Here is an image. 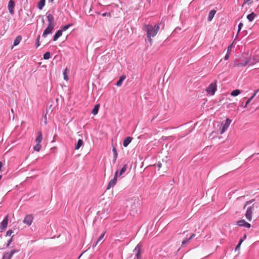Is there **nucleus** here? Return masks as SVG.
<instances>
[{
  "mask_svg": "<svg viewBox=\"0 0 259 259\" xmlns=\"http://www.w3.org/2000/svg\"><path fill=\"white\" fill-rule=\"evenodd\" d=\"M232 45H230L228 46V50H227V52H230V51L232 49Z\"/></svg>",
  "mask_w": 259,
  "mask_h": 259,
  "instance_id": "obj_45",
  "label": "nucleus"
},
{
  "mask_svg": "<svg viewBox=\"0 0 259 259\" xmlns=\"http://www.w3.org/2000/svg\"><path fill=\"white\" fill-rule=\"evenodd\" d=\"M44 118H45V122L46 124L47 123V115H46V114L44 116Z\"/></svg>",
  "mask_w": 259,
  "mask_h": 259,
  "instance_id": "obj_48",
  "label": "nucleus"
},
{
  "mask_svg": "<svg viewBox=\"0 0 259 259\" xmlns=\"http://www.w3.org/2000/svg\"><path fill=\"white\" fill-rule=\"evenodd\" d=\"M216 91H217L216 81L214 82L211 83L206 89V91L207 93V94H208L211 96L214 95Z\"/></svg>",
  "mask_w": 259,
  "mask_h": 259,
  "instance_id": "obj_3",
  "label": "nucleus"
},
{
  "mask_svg": "<svg viewBox=\"0 0 259 259\" xmlns=\"http://www.w3.org/2000/svg\"><path fill=\"white\" fill-rule=\"evenodd\" d=\"M107 15V13H105L102 14V16H104V17L106 16Z\"/></svg>",
  "mask_w": 259,
  "mask_h": 259,
  "instance_id": "obj_50",
  "label": "nucleus"
},
{
  "mask_svg": "<svg viewBox=\"0 0 259 259\" xmlns=\"http://www.w3.org/2000/svg\"><path fill=\"white\" fill-rule=\"evenodd\" d=\"M13 236H12V237L9 239V240L8 241V243L7 244V245L6 246L7 247H9L10 245V244L11 243V242H12V240H13Z\"/></svg>",
  "mask_w": 259,
  "mask_h": 259,
  "instance_id": "obj_41",
  "label": "nucleus"
},
{
  "mask_svg": "<svg viewBox=\"0 0 259 259\" xmlns=\"http://www.w3.org/2000/svg\"><path fill=\"white\" fill-rule=\"evenodd\" d=\"M99 107H100L99 104L96 105L94 106V107L92 111V113L94 115H96L98 112Z\"/></svg>",
  "mask_w": 259,
  "mask_h": 259,
  "instance_id": "obj_26",
  "label": "nucleus"
},
{
  "mask_svg": "<svg viewBox=\"0 0 259 259\" xmlns=\"http://www.w3.org/2000/svg\"><path fill=\"white\" fill-rule=\"evenodd\" d=\"M258 62H259V53L254 55L252 59L251 58L250 65H252Z\"/></svg>",
  "mask_w": 259,
  "mask_h": 259,
  "instance_id": "obj_15",
  "label": "nucleus"
},
{
  "mask_svg": "<svg viewBox=\"0 0 259 259\" xmlns=\"http://www.w3.org/2000/svg\"><path fill=\"white\" fill-rule=\"evenodd\" d=\"M241 106L244 107V104H242V105H241Z\"/></svg>",
  "mask_w": 259,
  "mask_h": 259,
  "instance_id": "obj_52",
  "label": "nucleus"
},
{
  "mask_svg": "<svg viewBox=\"0 0 259 259\" xmlns=\"http://www.w3.org/2000/svg\"><path fill=\"white\" fill-rule=\"evenodd\" d=\"M104 235H105V233H102V234L100 235V237H99V238H98V240H97V242H96V245H97V244H98V243L100 241H101V240L103 239V237H104Z\"/></svg>",
  "mask_w": 259,
  "mask_h": 259,
  "instance_id": "obj_35",
  "label": "nucleus"
},
{
  "mask_svg": "<svg viewBox=\"0 0 259 259\" xmlns=\"http://www.w3.org/2000/svg\"><path fill=\"white\" fill-rule=\"evenodd\" d=\"M255 208L254 206V204H253L252 206L248 207L247 208L246 212L245 213V217L246 219L249 221H251L252 220V214Z\"/></svg>",
  "mask_w": 259,
  "mask_h": 259,
  "instance_id": "obj_5",
  "label": "nucleus"
},
{
  "mask_svg": "<svg viewBox=\"0 0 259 259\" xmlns=\"http://www.w3.org/2000/svg\"><path fill=\"white\" fill-rule=\"evenodd\" d=\"M252 2V0H244V3H251Z\"/></svg>",
  "mask_w": 259,
  "mask_h": 259,
  "instance_id": "obj_46",
  "label": "nucleus"
},
{
  "mask_svg": "<svg viewBox=\"0 0 259 259\" xmlns=\"http://www.w3.org/2000/svg\"><path fill=\"white\" fill-rule=\"evenodd\" d=\"M13 233V230H9L7 232V234H6V236H10L12 235V234Z\"/></svg>",
  "mask_w": 259,
  "mask_h": 259,
  "instance_id": "obj_39",
  "label": "nucleus"
},
{
  "mask_svg": "<svg viewBox=\"0 0 259 259\" xmlns=\"http://www.w3.org/2000/svg\"><path fill=\"white\" fill-rule=\"evenodd\" d=\"M42 140V135L40 132L38 133V135L37 137L36 138L35 141L37 143L40 144Z\"/></svg>",
  "mask_w": 259,
  "mask_h": 259,
  "instance_id": "obj_20",
  "label": "nucleus"
},
{
  "mask_svg": "<svg viewBox=\"0 0 259 259\" xmlns=\"http://www.w3.org/2000/svg\"><path fill=\"white\" fill-rule=\"evenodd\" d=\"M159 29V25H155L153 26L150 24H145L143 30L146 32L147 37H154Z\"/></svg>",
  "mask_w": 259,
  "mask_h": 259,
  "instance_id": "obj_1",
  "label": "nucleus"
},
{
  "mask_svg": "<svg viewBox=\"0 0 259 259\" xmlns=\"http://www.w3.org/2000/svg\"><path fill=\"white\" fill-rule=\"evenodd\" d=\"M230 52H227L225 57H224V59L225 60H227L228 59V58H229V56H230Z\"/></svg>",
  "mask_w": 259,
  "mask_h": 259,
  "instance_id": "obj_44",
  "label": "nucleus"
},
{
  "mask_svg": "<svg viewBox=\"0 0 259 259\" xmlns=\"http://www.w3.org/2000/svg\"><path fill=\"white\" fill-rule=\"evenodd\" d=\"M8 224V215H7L5 217V218L4 219V220L1 223L0 230H1V231L5 230L7 227Z\"/></svg>",
  "mask_w": 259,
  "mask_h": 259,
  "instance_id": "obj_10",
  "label": "nucleus"
},
{
  "mask_svg": "<svg viewBox=\"0 0 259 259\" xmlns=\"http://www.w3.org/2000/svg\"><path fill=\"white\" fill-rule=\"evenodd\" d=\"M32 221H33V217H32V215L29 214V215H27L25 217V218L23 220V222L25 224H26V225H27L28 226H30L32 224Z\"/></svg>",
  "mask_w": 259,
  "mask_h": 259,
  "instance_id": "obj_14",
  "label": "nucleus"
},
{
  "mask_svg": "<svg viewBox=\"0 0 259 259\" xmlns=\"http://www.w3.org/2000/svg\"><path fill=\"white\" fill-rule=\"evenodd\" d=\"M259 92V89L256 90L254 91L253 94L252 95V96H251L248 100L247 101H246L244 106V108L246 107L248 104L251 102V101L253 99V98L255 96V95H256V94Z\"/></svg>",
  "mask_w": 259,
  "mask_h": 259,
  "instance_id": "obj_17",
  "label": "nucleus"
},
{
  "mask_svg": "<svg viewBox=\"0 0 259 259\" xmlns=\"http://www.w3.org/2000/svg\"><path fill=\"white\" fill-rule=\"evenodd\" d=\"M254 201V200H249V201H247L245 202V203L244 204V206H243V209H245L246 208V207L251 204L253 201Z\"/></svg>",
  "mask_w": 259,
  "mask_h": 259,
  "instance_id": "obj_36",
  "label": "nucleus"
},
{
  "mask_svg": "<svg viewBox=\"0 0 259 259\" xmlns=\"http://www.w3.org/2000/svg\"><path fill=\"white\" fill-rule=\"evenodd\" d=\"M41 148V145L40 144L37 143L36 145L33 147V149L36 151H39Z\"/></svg>",
  "mask_w": 259,
  "mask_h": 259,
  "instance_id": "obj_33",
  "label": "nucleus"
},
{
  "mask_svg": "<svg viewBox=\"0 0 259 259\" xmlns=\"http://www.w3.org/2000/svg\"><path fill=\"white\" fill-rule=\"evenodd\" d=\"M243 26V24L242 23L240 22L238 25V33L240 32L241 29H242V27Z\"/></svg>",
  "mask_w": 259,
  "mask_h": 259,
  "instance_id": "obj_38",
  "label": "nucleus"
},
{
  "mask_svg": "<svg viewBox=\"0 0 259 259\" xmlns=\"http://www.w3.org/2000/svg\"><path fill=\"white\" fill-rule=\"evenodd\" d=\"M155 166H157L158 168V170L161 167L162 164L160 162H158L157 163L155 164Z\"/></svg>",
  "mask_w": 259,
  "mask_h": 259,
  "instance_id": "obj_40",
  "label": "nucleus"
},
{
  "mask_svg": "<svg viewBox=\"0 0 259 259\" xmlns=\"http://www.w3.org/2000/svg\"><path fill=\"white\" fill-rule=\"evenodd\" d=\"M42 22L44 23V20L42 19Z\"/></svg>",
  "mask_w": 259,
  "mask_h": 259,
  "instance_id": "obj_53",
  "label": "nucleus"
},
{
  "mask_svg": "<svg viewBox=\"0 0 259 259\" xmlns=\"http://www.w3.org/2000/svg\"><path fill=\"white\" fill-rule=\"evenodd\" d=\"M241 244V243H238V244L237 245V246H236V247L235 248V251L239 250L240 249Z\"/></svg>",
  "mask_w": 259,
  "mask_h": 259,
  "instance_id": "obj_43",
  "label": "nucleus"
},
{
  "mask_svg": "<svg viewBox=\"0 0 259 259\" xmlns=\"http://www.w3.org/2000/svg\"><path fill=\"white\" fill-rule=\"evenodd\" d=\"M50 58V53L49 52H46L43 56V58L45 60H48Z\"/></svg>",
  "mask_w": 259,
  "mask_h": 259,
  "instance_id": "obj_32",
  "label": "nucleus"
},
{
  "mask_svg": "<svg viewBox=\"0 0 259 259\" xmlns=\"http://www.w3.org/2000/svg\"><path fill=\"white\" fill-rule=\"evenodd\" d=\"M112 151H113V156L114 157H117L118 156V153H117V152L116 151V149L115 148L113 147V149H112Z\"/></svg>",
  "mask_w": 259,
  "mask_h": 259,
  "instance_id": "obj_37",
  "label": "nucleus"
},
{
  "mask_svg": "<svg viewBox=\"0 0 259 259\" xmlns=\"http://www.w3.org/2000/svg\"><path fill=\"white\" fill-rule=\"evenodd\" d=\"M54 27L55 26L48 25V27L45 29L42 36L46 37L48 35L51 34L52 32Z\"/></svg>",
  "mask_w": 259,
  "mask_h": 259,
  "instance_id": "obj_9",
  "label": "nucleus"
},
{
  "mask_svg": "<svg viewBox=\"0 0 259 259\" xmlns=\"http://www.w3.org/2000/svg\"><path fill=\"white\" fill-rule=\"evenodd\" d=\"M125 76L122 75L121 76H120L119 80L116 82V85L117 87L121 86L122 83L123 81L125 79Z\"/></svg>",
  "mask_w": 259,
  "mask_h": 259,
  "instance_id": "obj_25",
  "label": "nucleus"
},
{
  "mask_svg": "<svg viewBox=\"0 0 259 259\" xmlns=\"http://www.w3.org/2000/svg\"><path fill=\"white\" fill-rule=\"evenodd\" d=\"M240 93H241V91L237 89V90H233L231 93V95L232 96H234V97H236V96H238V95H239Z\"/></svg>",
  "mask_w": 259,
  "mask_h": 259,
  "instance_id": "obj_30",
  "label": "nucleus"
},
{
  "mask_svg": "<svg viewBox=\"0 0 259 259\" xmlns=\"http://www.w3.org/2000/svg\"><path fill=\"white\" fill-rule=\"evenodd\" d=\"M69 70L67 68H65L63 71V75H64V79L66 80H68V76L67 75V73H69Z\"/></svg>",
  "mask_w": 259,
  "mask_h": 259,
  "instance_id": "obj_29",
  "label": "nucleus"
},
{
  "mask_svg": "<svg viewBox=\"0 0 259 259\" xmlns=\"http://www.w3.org/2000/svg\"><path fill=\"white\" fill-rule=\"evenodd\" d=\"M21 40H22V36L20 35L17 36L14 41L13 46H17L20 43V42L21 41Z\"/></svg>",
  "mask_w": 259,
  "mask_h": 259,
  "instance_id": "obj_22",
  "label": "nucleus"
},
{
  "mask_svg": "<svg viewBox=\"0 0 259 259\" xmlns=\"http://www.w3.org/2000/svg\"><path fill=\"white\" fill-rule=\"evenodd\" d=\"M127 164H125L121 168V169H120V171H119V176H120L121 175H122L126 170L127 169Z\"/></svg>",
  "mask_w": 259,
  "mask_h": 259,
  "instance_id": "obj_28",
  "label": "nucleus"
},
{
  "mask_svg": "<svg viewBox=\"0 0 259 259\" xmlns=\"http://www.w3.org/2000/svg\"><path fill=\"white\" fill-rule=\"evenodd\" d=\"M117 158V157H115L113 156V160H112L113 163H115L116 162Z\"/></svg>",
  "mask_w": 259,
  "mask_h": 259,
  "instance_id": "obj_47",
  "label": "nucleus"
},
{
  "mask_svg": "<svg viewBox=\"0 0 259 259\" xmlns=\"http://www.w3.org/2000/svg\"><path fill=\"white\" fill-rule=\"evenodd\" d=\"M48 22L49 23L48 25L55 26L56 25V23L55 22L54 17L53 15L48 12L46 14Z\"/></svg>",
  "mask_w": 259,
  "mask_h": 259,
  "instance_id": "obj_8",
  "label": "nucleus"
},
{
  "mask_svg": "<svg viewBox=\"0 0 259 259\" xmlns=\"http://www.w3.org/2000/svg\"><path fill=\"white\" fill-rule=\"evenodd\" d=\"M195 236V234H193L191 235V236L188 239H184L183 241H182V245H184L188 243L189 242V241L192 239Z\"/></svg>",
  "mask_w": 259,
  "mask_h": 259,
  "instance_id": "obj_24",
  "label": "nucleus"
},
{
  "mask_svg": "<svg viewBox=\"0 0 259 259\" xmlns=\"http://www.w3.org/2000/svg\"><path fill=\"white\" fill-rule=\"evenodd\" d=\"M133 138L131 137H126L123 142V146L124 147H126L129 144L132 142Z\"/></svg>",
  "mask_w": 259,
  "mask_h": 259,
  "instance_id": "obj_16",
  "label": "nucleus"
},
{
  "mask_svg": "<svg viewBox=\"0 0 259 259\" xmlns=\"http://www.w3.org/2000/svg\"><path fill=\"white\" fill-rule=\"evenodd\" d=\"M49 2L52 3L54 1V0H49Z\"/></svg>",
  "mask_w": 259,
  "mask_h": 259,
  "instance_id": "obj_51",
  "label": "nucleus"
},
{
  "mask_svg": "<svg viewBox=\"0 0 259 259\" xmlns=\"http://www.w3.org/2000/svg\"><path fill=\"white\" fill-rule=\"evenodd\" d=\"M83 145V142L82 140L79 139L77 141V142L76 144L75 145V149L76 150L79 149L81 146H82Z\"/></svg>",
  "mask_w": 259,
  "mask_h": 259,
  "instance_id": "obj_23",
  "label": "nucleus"
},
{
  "mask_svg": "<svg viewBox=\"0 0 259 259\" xmlns=\"http://www.w3.org/2000/svg\"><path fill=\"white\" fill-rule=\"evenodd\" d=\"M216 12L217 11L215 10H212L209 12L207 17V20L208 21H211L212 20Z\"/></svg>",
  "mask_w": 259,
  "mask_h": 259,
  "instance_id": "obj_18",
  "label": "nucleus"
},
{
  "mask_svg": "<svg viewBox=\"0 0 259 259\" xmlns=\"http://www.w3.org/2000/svg\"><path fill=\"white\" fill-rule=\"evenodd\" d=\"M141 245L138 244L134 250V252H136V256L137 259H141L142 256L141 254Z\"/></svg>",
  "mask_w": 259,
  "mask_h": 259,
  "instance_id": "obj_11",
  "label": "nucleus"
},
{
  "mask_svg": "<svg viewBox=\"0 0 259 259\" xmlns=\"http://www.w3.org/2000/svg\"><path fill=\"white\" fill-rule=\"evenodd\" d=\"M236 224L240 227H243L247 228L250 227V224L246 222L244 220H241L237 221Z\"/></svg>",
  "mask_w": 259,
  "mask_h": 259,
  "instance_id": "obj_13",
  "label": "nucleus"
},
{
  "mask_svg": "<svg viewBox=\"0 0 259 259\" xmlns=\"http://www.w3.org/2000/svg\"><path fill=\"white\" fill-rule=\"evenodd\" d=\"M149 41L151 43L152 41V40L151 39V37H148Z\"/></svg>",
  "mask_w": 259,
  "mask_h": 259,
  "instance_id": "obj_49",
  "label": "nucleus"
},
{
  "mask_svg": "<svg viewBox=\"0 0 259 259\" xmlns=\"http://www.w3.org/2000/svg\"><path fill=\"white\" fill-rule=\"evenodd\" d=\"M118 174V171H116L115 173L114 178L112 179H111L108 183V185L107 187V190L110 189L112 187H113L116 185Z\"/></svg>",
  "mask_w": 259,
  "mask_h": 259,
  "instance_id": "obj_7",
  "label": "nucleus"
},
{
  "mask_svg": "<svg viewBox=\"0 0 259 259\" xmlns=\"http://www.w3.org/2000/svg\"><path fill=\"white\" fill-rule=\"evenodd\" d=\"M231 120L229 118H227L225 120V122L224 123H222V125L220 127V134H223L229 127L231 122Z\"/></svg>",
  "mask_w": 259,
  "mask_h": 259,
  "instance_id": "obj_4",
  "label": "nucleus"
},
{
  "mask_svg": "<svg viewBox=\"0 0 259 259\" xmlns=\"http://www.w3.org/2000/svg\"><path fill=\"white\" fill-rule=\"evenodd\" d=\"M45 0H40L38 4H37V8L39 9V10H41L42 9L43 7H44L45 5Z\"/></svg>",
  "mask_w": 259,
  "mask_h": 259,
  "instance_id": "obj_27",
  "label": "nucleus"
},
{
  "mask_svg": "<svg viewBox=\"0 0 259 259\" xmlns=\"http://www.w3.org/2000/svg\"><path fill=\"white\" fill-rule=\"evenodd\" d=\"M40 37V35H38L37 36L36 41V43H35L36 48H38L40 46V43H39Z\"/></svg>",
  "mask_w": 259,
  "mask_h": 259,
  "instance_id": "obj_34",
  "label": "nucleus"
},
{
  "mask_svg": "<svg viewBox=\"0 0 259 259\" xmlns=\"http://www.w3.org/2000/svg\"><path fill=\"white\" fill-rule=\"evenodd\" d=\"M256 16V15L254 13L252 12L247 16V19L249 22H251L253 20Z\"/></svg>",
  "mask_w": 259,
  "mask_h": 259,
  "instance_id": "obj_21",
  "label": "nucleus"
},
{
  "mask_svg": "<svg viewBox=\"0 0 259 259\" xmlns=\"http://www.w3.org/2000/svg\"><path fill=\"white\" fill-rule=\"evenodd\" d=\"M72 26V24H68L67 25H66L65 26H63L61 29H60L61 30H62V32L63 31H66V30H67L70 27Z\"/></svg>",
  "mask_w": 259,
  "mask_h": 259,
  "instance_id": "obj_31",
  "label": "nucleus"
},
{
  "mask_svg": "<svg viewBox=\"0 0 259 259\" xmlns=\"http://www.w3.org/2000/svg\"><path fill=\"white\" fill-rule=\"evenodd\" d=\"M62 30H58L54 35L53 40L54 41H56L59 38V37H60L62 35Z\"/></svg>",
  "mask_w": 259,
  "mask_h": 259,
  "instance_id": "obj_19",
  "label": "nucleus"
},
{
  "mask_svg": "<svg viewBox=\"0 0 259 259\" xmlns=\"http://www.w3.org/2000/svg\"><path fill=\"white\" fill-rule=\"evenodd\" d=\"M246 235L245 234L244 235V236L240 239L239 243L241 244L242 243V242L246 239Z\"/></svg>",
  "mask_w": 259,
  "mask_h": 259,
  "instance_id": "obj_42",
  "label": "nucleus"
},
{
  "mask_svg": "<svg viewBox=\"0 0 259 259\" xmlns=\"http://www.w3.org/2000/svg\"><path fill=\"white\" fill-rule=\"evenodd\" d=\"M250 60L251 57H247L242 60L241 62H239L237 61H235L233 64L232 66V67H244L247 65L250 66Z\"/></svg>",
  "mask_w": 259,
  "mask_h": 259,
  "instance_id": "obj_2",
  "label": "nucleus"
},
{
  "mask_svg": "<svg viewBox=\"0 0 259 259\" xmlns=\"http://www.w3.org/2000/svg\"><path fill=\"white\" fill-rule=\"evenodd\" d=\"M19 251V250L13 249L9 252H6L4 253L3 259H11L14 254Z\"/></svg>",
  "mask_w": 259,
  "mask_h": 259,
  "instance_id": "obj_6",
  "label": "nucleus"
},
{
  "mask_svg": "<svg viewBox=\"0 0 259 259\" xmlns=\"http://www.w3.org/2000/svg\"><path fill=\"white\" fill-rule=\"evenodd\" d=\"M15 2L13 0H10L9 2L8 8L9 12L12 15L14 14Z\"/></svg>",
  "mask_w": 259,
  "mask_h": 259,
  "instance_id": "obj_12",
  "label": "nucleus"
}]
</instances>
